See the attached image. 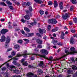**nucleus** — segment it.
Segmentation results:
<instances>
[{
    "instance_id": "obj_20",
    "label": "nucleus",
    "mask_w": 77,
    "mask_h": 77,
    "mask_svg": "<svg viewBox=\"0 0 77 77\" xmlns=\"http://www.w3.org/2000/svg\"><path fill=\"white\" fill-rule=\"evenodd\" d=\"M26 14V15L24 16V18L25 19H26V20H29V19H30V17H29V16L27 15H28L29 16V17L31 16L29 15V14Z\"/></svg>"
},
{
    "instance_id": "obj_12",
    "label": "nucleus",
    "mask_w": 77,
    "mask_h": 77,
    "mask_svg": "<svg viewBox=\"0 0 77 77\" xmlns=\"http://www.w3.org/2000/svg\"><path fill=\"white\" fill-rule=\"evenodd\" d=\"M39 32L41 34H43V33H45V32H46V31L45 30L43 29H39Z\"/></svg>"
},
{
    "instance_id": "obj_59",
    "label": "nucleus",
    "mask_w": 77,
    "mask_h": 77,
    "mask_svg": "<svg viewBox=\"0 0 77 77\" xmlns=\"http://www.w3.org/2000/svg\"><path fill=\"white\" fill-rule=\"evenodd\" d=\"M48 29H50L51 28V25H48Z\"/></svg>"
},
{
    "instance_id": "obj_52",
    "label": "nucleus",
    "mask_w": 77,
    "mask_h": 77,
    "mask_svg": "<svg viewBox=\"0 0 77 77\" xmlns=\"http://www.w3.org/2000/svg\"><path fill=\"white\" fill-rule=\"evenodd\" d=\"M11 55H12V56H15V52L14 51L12 52L11 53Z\"/></svg>"
},
{
    "instance_id": "obj_14",
    "label": "nucleus",
    "mask_w": 77,
    "mask_h": 77,
    "mask_svg": "<svg viewBox=\"0 0 77 77\" xmlns=\"http://www.w3.org/2000/svg\"><path fill=\"white\" fill-rule=\"evenodd\" d=\"M74 70H73L72 69H69V70H68V74H72L74 72Z\"/></svg>"
},
{
    "instance_id": "obj_13",
    "label": "nucleus",
    "mask_w": 77,
    "mask_h": 77,
    "mask_svg": "<svg viewBox=\"0 0 77 77\" xmlns=\"http://www.w3.org/2000/svg\"><path fill=\"white\" fill-rule=\"evenodd\" d=\"M6 40V37L5 35H2L1 37V39H0L1 42H5V41Z\"/></svg>"
},
{
    "instance_id": "obj_40",
    "label": "nucleus",
    "mask_w": 77,
    "mask_h": 77,
    "mask_svg": "<svg viewBox=\"0 0 77 77\" xmlns=\"http://www.w3.org/2000/svg\"><path fill=\"white\" fill-rule=\"evenodd\" d=\"M71 31L72 33H75V30L73 28H71Z\"/></svg>"
},
{
    "instance_id": "obj_34",
    "label": "nucleus",
    "mask_w": 77,
    "mask_h": 77,
    "mask_svg": "<svg viewBox=\"0 0 77 77\" xmlns=\"http://www.w3.org/2000/svg\"><path fill=\"white\" fill-rule=\"evenodd\" d=\"M73 21H74V23H77V18H74Z\"/></svg>"
},
{
    "instance_id": "obj_37",
    "label": "nucleus",
    "mask_w": 77,
    "mask_h": 77,
    "mask_svg": "<svg viewBox=\"0 0 77 77\" xmlns=\"http://www.w3.org/2000/svg\"><path fill=\"white\" fill-rule=\"evenodd\" d=\"M9 45H8V44H5V47L6 48H8L9 46Z\"/></svg>"
},
{
    "instance_id": "obj_38",
    "label": "nucleus",
    "mask_w": 77,
    "mask_h": 77,
    "mask_svg": "<svg viewBox=\"0 0 77 77\" xmlns=\"http://www.w3.org/2000/svg\"><path fill=\"white\" fill-rule=\"evenodd\" d=\"M40 13L41 15H43L44 14V12L42 10H40Z\"/></svg>"
},
{
    "instance_id": "obj_50",
    "label": "nucleus",
    "mask_w": 77,
    "mask_h": 77,
    "mask_svg": "<svg viewBox=\"0 0 77 77\" xmlns=\"http://www.w3.org/2000/svg\"><path fill=\"white\" fill-rule=\"evenodd\" d=\"M10 68H15V66L13 65L10 66Z\"/></svg>"
},
{
    "instance_id": "obj_64",
    "label": "nucleus",
    "mask_w": 77,
    "mask_h": 77,
    "mask_svg": "<svg viewBox=\"0 0 77 77\" xmlns=\"http://www.w3.org/2000/svg\"><path fill=\"white\" fill-rule=\"evenodd\" d=\"M21 76L20 75H15L14 77H21Z\"/></svg>"
},
{
    "instance_id": "obj_28",
    "label": "nucleus",
    "mask_w": 77,
    "mask_h": 77,
    "mask_svg": "<svg viewBox=\"0 0 77 77\" xmlns=\"http://www.w3.org/2000/svg\"><path fill=\"white\" fill-rule=\"evenodd\" d=\"M27 51H25V52H24V53L22 55L26 56V55H29V54H27Z\"/></svg>"
},
{
    "instance_id": "obj_6",
    "label": "nucleus",
    "mask_w": 77,
    "mask_h": 77,
    "mask_svg": "<svg viewBox=\"0 0 77 77\" xmlns=\"http://www.w3.org/2000/svg\"><path fill=\"white\" fill-rule=\"evenodd\" d=\"M59 6L60 8V9H63V2H60L58 3Z\"/></svg>"
},
{
    "instance_id": "obj_31",
    "label": "nucleus",
    "mask_w": 77,
    "mask_h": 77,
    "mask_svg": "<svg viewBox=\"0 0 77 77\" xmlns=\"http://www.w3.org/2000/svg\"><path fill=\"white\" fill-rule=\"evenodd\" d=\"M13 71H14V73H16V74H18V73L20 72L19 70H13Z\"/></svg>"
},
{
    "instance_id": "obj_45",
    "label": "nucleus",
    "mask_w": 77,
    "mask_h": 77,
    "mask_svg": "<svg viewBox=\"0 0 77 77\" xmlns=\"http://www.w3.org/2000/svg\"><path fill=\"white\" fill-rule=\"evenodd\" d=\"M22 5L23 6H26V2H23Z\"/></svg>"
},
{
    "instance_id": "obj_17",
    "label": "nucleus",
    "mask_w": 77,
    "mask_h": 77,
    "mask_svg": "<svg viewBox=\"0 0 77 77\" xmlns=\"http://www.w3.org/2000/svg\"><path fill=\"white\" fill-rule=\"evenodd\" d=\"M37 73L38 75H40L41 73L43 74V71L41 69H39L38 71H37Z\"/></svg>"
},
{
    "instance_id": "obj_4",
    "label": "nucleus",
    "mask_w": 77,
    "mask_h": 77,
    "mask_svg": "<svg viewBox=\"0 0 77 77\" xmlns=\"http://www.w3.org/2000/svg\"><path fill=\"white\" fill-rule=\"evenodd\" d=\"M27 77H36L37 76L36 75H35L33 76V74L29 72L27 74Z\"/></svg>"
},
{
    "instance_id": "obj_26",
    "label": "nucleus",
    "mask_w": 77,
    "mask_h": 77,
    "mask_svg": "<svg viewBox=\"0 0 77 77\" xmlns=\"http://www.w3.org/2000/svg\"><path fill=\"white\" fill-rule=\"evenodd\" d=\"M38 56H39L40 57H43V58H46V57L45 56V55H40V54H38Z\"/></svg>"
},
{
    "instance_id": "obj_15",
    "label": "nucleus",
    "mask_w": 77,
    "mask_h": 77,
    "mask_svg": "<svg viewBox=\"0 0 77 77\" xmlns=\"http://www.w3.org/2000/svg\"><path fill=\"white\" fill-rule=\"evenodd\" d=\"M36 41L38 44H42V40L38 39L36 40Z\"/></svg>"
},
{
    "instance_id": "obj_62",
    "label": "nucleus",
    "mask_w": 77,
    "mask_h": 77,
    "mask_svg": "<svg viewBox=\"0 0 77 77\" xmlns=\"http://www.w3.org/2000/svg\"><path fill=\"white\" fill-rule=\"evenodd\" d=\"M47 48H50V44H48V46H47Z\"/></svg>"
},
{
    "instance_id": "obj_8",
    "label": "nucleus",
    "mask_w": 77,
    "mask_h": 77,
    "mask_svg": "<svg viewBox=\"0 0 77 77\" xmlns=\"http://www.w3.org/2000/svg\"><path fill=\"white\" fill-rule=\"evenodd\" d=\"M40 52L42 53H45V54L46 55H47V54H48V52L45 49H42L40 51Z\"/></svg>"
},
{
    "instance_id": "obj_5",
    "label": "nucleus",
    "mask_w": 77,
    "mask_h": 77,
    "mask_svg": "<svg viewBox=\"0 0 77 77\" xmlns=\"http://www.w3.org/2000/svg\"><path fill=\"white\" fill-rule=\"evenodd\" d=\"M65 54H64V56H63L61 57L60 58V59H62V58H63V57H65L66 56H67V55H68V54L69 53L68 51V50H65Z\"/></svg>"
},
{
    "instance_id": "obj_2",
    "label": "nucleus",
    "mask_w": 77,
    "mask_h": 77,
    "mask_svg": "<svg viewBox=\"0 0 77 77\" xmlns=\"http://www.w3.org/2000/svg\"><path fill=\"white\" fill-rule=\"evenodd\" d=\"M29 11L27 10L26 11V14H27V15H28V14H29V16H32V14H31V13H30V12H31L32 11V7L31 6H29Z\"/></svg>"
},
{
    "instance_id": "obj_39",
    "label": "nucleus",
    "mask_w": 77,
    "mask_h": 77,
    "mask_svg": "<svg viewBox=\"0 0 77 77\" xmlns=\"http://www.w3.org/2000/svg\"><path fill=\"white\" fill-rule=\"evenodd\" d=\"M53 5V2L51 1H49L48 2V5L51 6Z\"/></svg>"
},
{
    "instance_id": "obj_22",
    "label": "nucleus",
    "mask_w": 77,
    "mask_h": 77,
    "mask_svg": "<svg viewBox=\"0 0 77 77\" xmlns=\"http://www.w3.org/2000/svg\"><path fill=\"white\" fill-rule=\"evenodd\" d=\"M23 40L25 41L26 42L25 43V44H28V43H29V40L28 39H23Z\"/></svg>"
},
{
    "instance_id": "obj_9",
    "label": "nucleus",
    "mask_w": 77,
    "mask_h": 77,
    "mask_svg": "<svg viewBox=\"0 0 77 77\" xmlns=\"http://www.w3.org/2000/svg\"><path fill=\"white\" fill-rule=\"evenodd\" d=\"M8 32V30L6 29H3L1 31V34L2 35H5V33Z\"/></svg>"
},
{
    "instance_id": "obj_47",
    "label": "nucleus",
    "mask_w": 77,
    "mask_h": 77,
    "mask_svg": "<svg viewBox=\"0 0 77 77\" xmlns=\"http://www.w3.org/2000/svg\"><path fill=\"white\" fill-rule=\"evenodd\" d=\"M74 6H72L70 8V10L71 11H72V10H73V9H74Z\"/></svg>"
},
{
    "instance_id": "obj_60",
    "label": "nucleus",
    "mask_w": 77,
    "mask_h": 77,
    "mask_svg": "<svg viewBox=\"0 0 77 77\" xmlns=\"http://www.w3.org/2000/svg\"><path fill=\"white\" fill-rule=\"evenodd\" d=\"M60 18V16L59 15H58L56 16V18Z\"/></svg>"
},
{
    "instance_id": "obj_51",
    "label": "nucleus",
    "mask_w": 77,
    "mask_h": 77,
    "mask_svg": "<svg viewBox=\"0 0 77 77\" xmlns=\"http://www.w3.org/2000/svg\"><path fill=\"white\" fill-rule=\"evenodd\" d=\"M21 22L22 23H25V20H24L23 19H22L21 20Z\"/></svg>"
},
{
    "instance_id": "obj_29",
    "label": "nucleus",
    "mask_w": 77,
    "mask_h": 77,
    "mask_svg": "<svg viewBox=\"0 0 77 77\" xmlns=\"http://www.w3.org/2000/svg\"><path fill=\"white\" fill-rule=\"evenodd\" d=\"M70 43L71 44H74V39L73 38H71Z\"/></svg>"
},
{
    "instance_id": "obj_1",
    "label": "nucleus",
    "mask_w": 77,
    "mask_h": 77,
    "mask_svg": "<svg viewBox=\"0 0 77 77\" xmlns=\"http://www.w3.org/2000/svg\"><path fill=\"white\" fill-rule=\"evenodd\" d=\"M48 23L49 24H56L57 23V21L55 19H49L48 20Z\"/></svg>"
},
{
    "instance_id": "obj_11",
    "label": "nucleus",
    "mask_w": 77,
    "mask_h": 77,
    "mask_svg": "<svg viewBox=\"0 0 77 77\" xmlns=\"http://www.w3.org/2000/svg\"><path fill=\"white\" fill-rule=\"evenodd\" d=\"M34 34L33 33H27L25 34V36L26 37H29L30 36H33Z\"/></svg>"
},
{
    "instance_id": "obj_18",
    "label": "nucleus",
    "mask_w": 77,
    "mask_h": 77,
    "mask_svg": "<svg viewBox=\"0 0 77 77\" xmlns=\"http://www.w3.org/2000/svg\"><path fill=\"white\" fill-rule=\"evenodd\" d=\"M38 65L39 66H44V63L42 61H41L38 62Z\"/></svg>"
},
{
    "instance_id": "obj_24",
    "label": "nucleus",
    "mask_w": 77,
    "mask_h": 77,
    "mask_svg": "<svg viewBox=\"0 0 77 77\" xmlns=\"http://www.w3.org/2000/svg\"><path fill=\"white\" fill-rule=\"evenodd\" d=\"M15 49H17V48H20V46L18 45H15L14 47Z\"/></svg>"
},
{
    "instance_id": "obj_57",
    "label": "nucleus",
    "mask_w": 77,
    "mask_h": 77,
    "mask_svg": "<svg viewBox=\"0 0 77 77\" xmlns=\"http://www.w3.org/2000/svg\"><path fill=\"white\" fill-rule=\"evenodd\" d=\"M13 63H14V64H16V63H17V61H14L13 62H12Z\"/></svg>"
},
{
    "instance_id": "obj_7",
    "label": "nucleus",
    "mask_w": 77,
    "mask_h": 77,
    "mask_svg": "<svg viewBox=\"0 0 77 77\" xmlns=\"http://www.w3.org/2000/svg\"><path fill=\"white\" fill-rule=\"evenodd\" d=\"M69 17L68 13H66L65 15L62 16V17L64 20H66L67 19V18H68Z\"/></svg>"
},
{
    "instance_id": "obj_32",
    "label": "nucleus",
    "mask_w": 77,
    "mask_h": 77,
    "mask_svg": "<svg viewBox=\"0 0 77 77\" xmlns=\"http://www.w3.org/2000/svg\"><path fill=\"white\" fill-rule=\"evenodd\" d=\"M48 60H50V63H51V60H53V57L52 56L50 57L48 59Z\"/></svg>"
},
{
    "instance_id": "obj_33",
    "label": "nucleus",
    "mask_w": 77,
    "mask_h": 77,
    "mask_svg": "<svg viewBox=\"0 0 77 77\" xmlns=\"http://www.w3.org/2000/svg\"><path fill=\"white\" fill-rule=\"evenodd\" d=\"M6 3L8 5H11L12 4V3L10 2L9 1H7Z\"/></svg>"
},
{
    "instance_id": "obj_42",
    "label": "nucleus",
    "mask_w": 77,
    "mask_h": 77,
    "mask_svg": "<svg viewBox=\"0 0 77 77\" xmlns=\"http://www.w3.org/2000/svg\"><path fill=\"white\" fill-rule=\"evenodd\" d=\"M43 3V2H42V1L40 0H38L37 3H39V4H41V3Z\"/></svg>"
},
{
    "instance_id": "obj_56",
    "label": "nucleus",
    "mask_w": 77,
    "mask_h": 77,
    "mask_svg": "<svg viewBox=\"0 0 77 77\" xmlns=\"http://www.w3.org/2000/svg\"><path fill=\"white\" fill-rule=\"evenodd\" d=\"M22 56V55L18 54H17V57H20V56Z\"/></svg>"
},
{
    "instance_id": "obj_30",
    "label": "nucleus",
    "mask_w": 77,
    "mask_h": 77,
    "mask_svg": "<svg viewBox=\"0 0 77 77\" xmlns=\"http://www.w3.org/2000/svg\"><path fill=\"white\" fill-rule=\"evenodd\" d=\"M0 5H2V6H6V5L5 4L4 2H0Z\"/></svg>"
},
{
    "instance_id": "obj_43",
    "label": "nucleus",
    "mask_w": 77,
    "mask_h": 77,
    "mask_svg": "<svg viewBox=\"0 0 77 77\" xmlns=\"http://www.w3.org/2000/svg\"><path fill=\"white\" fill-rule=\"evenodd\" d=\"M36 36H39V37H42V36L40 35V34L38 33H37L36 34Z\"/></svg>"
},
{
    "instance_id": "obj_3",
    "label": "nucleus",
    "mask_w": 77,
    "mask_h": 77,
    "mask_svg": "<svg viewBox=\"0 0 77 77\" xmlns=\"http://www.w3.org/2000/svg\"><path fill=\"white\" fill-rule=\"evenodd\" d=\"M70 50L71 51V54H74V53H77V52L75 51V48L73 47H71L70 49Z\"/></svg>"
},
{
    "instance_id": "obj_23",
    "label": "nucleus",
    "mask_w": 77,
    "mask_h": 77,
    "mask_svg": "<svg viewBox=\"0 0 77 77\" xmlns=\"http://www.w3.org/2000/svg\"><path fill=\"white\" fill-rule=\"evenodd\" d=\"M13 59V60H17L18 59V58L17 57H15L14 58H13L11 60ZM11 59L9 60H8V62H9L10 60H11Z\"/></svg>"
},
{
    "instance_id": "obj_36",
    "label": "nucleus",
    "mask_w": 77,
    "mask_h": 77,
    "mask_svg": "<svg viewBox=\"0 0 77 77\" xmlns=\"http://www.w3.org/2000/svg\"><path fill=\"white\" fill-rule=\"evenodd\" d=\"M23 65H24V66H27L28 65V64L27 63V62L26 61L24 63H23Z\"/></svg>"
},
{
    "instance_id": "obj_55",
    "label": "nucleus",
    "mask_w": 77,
    "mask_h": 77,
    "mask_svg": "<svg viewBox=\"0 0 77 77\" xmlns=\"http://www.w3.org/2000/svg\"><path fill=\"white\" fill-rule=\"evenodd\" d=\"M57 44L58 45H60V46H61L62 45V44L61 43H58Z\"/></svg>"
},
{
    "instance_id": "obj_49",
    "label": "nucleus",
    "mask_w": 77,
    "mask_h": 77,
    "mask_svg": "<svg viewBox=\"0 0 77 77\" xmlns=\"http://www.w3.org/2000/svg\"><path fill=\"white\" fill-rule=\"evenodd\" d=\"M30 5V3L29 2H27L26 3V6H29Z\"/></svg>"
},
{
    "instance_id": "obj_54",
    "label": "nucleus",
    "mask_w": 77,
    "mask_h": 77,
    "mask_svg": "<svg viewBox=\"0 0 77 77\" xmlns=\"http://www.w3.org/2000/svg\"><path fill=\"white\" fill-rule=\"evenodd\" d=\"M12 48H10L9 49H8L7 51V52H8V51H11V50H12Z\"/></svg>"
},
{
    "instance_id": "obj_58",
    "label": "nucleus",
    "mask_w": 77,
    "mask_h": 77,
    "mask_svg": "<svg viewBox=\"0 0 77 77\" xmlns=\"http://www.w3.org/2000/svg\"><path fill=\"white\" fill-rule=\"evenodd\" d=\"M29 66V68H33V67L32 66H31L30 65H29V66Z\"/></svg>"
},
{
    "instance_id": "obj_61",
    "label": "nucleus",
    "mask_w": 77,
    "mask_h": 77,
    "mask_svg": "<svg viewBox=\"0 0 77 77\" xmlns=\"http://www.w3.org/2000/svg\"><path fill=\"white\" fill-rule=\"evenodd\" d=\"M16 5H17V6H18V5H20V3L16 2Z\"/></svg>"
},
{
    "instance_id": "obj_19",
    "label": "nucleus",
    "mask_w": 77,
    "mask_h": 77,
    "mask_svg": "<svg viewBox=\"0 0 77 77\" xmlns=\"http://www.w3.org/2000/svg\"><path fill=\"white\" fill-rule=\"evenodd\" d=\"M57 42L58 41L57 40L53 39L52 43H53L54 45H56V43H57Z\"/></svg>"
},
{
    "instance_id": "obj_27",
    "label": "nucleus",
    "mask_w": 77,
    "mask_h": 77,
    "mask_svg": "<svg viewBox=\"0 0 77 77\" xmlns=\"http://www.w3.org/2000/svg\"><path fill=\"white\" fill-rule=\"evenodd\" d=\"M24 29L25 31L27 32H30V30L29 29L26 27H24Z\"/></svg>"
},
{
    "instance_id": "obj_35",
    "label": "nucleus",
    "mask_w": 77,
    "mask_h": 77,
    "mask_svg": "<svg viewBox=\"0 0 77 77\" xmlns=\"http://www.w3.org/2000/svg\"><path fill=\"white\" fill-rule=\"evenodd\" d=\"M72 69H73V70H74V69L77 70V67H76V66H72Z\"/></svg>"
},
{
    "instance_id": "obj_48",
    "label": "nucleus",
    "mask_w": 77,
    "mask_h": 77,
    "mask_svg": "<svg viewBox=\"0 0 77 77\" xmlns=\"http://www.w3.org/2000/svg\"><path fill=\"white\" fill-rule=\"evenodd\" d=\"M2 71H5L6 69V68L5 67H4L3 68H2Z\"/></svg>"
},
{
    "instance_id": "obj_63",
    "label": "nucleus",
    "mask_w": 77,
    "mask_h": 77,
    "mask_svg": "<svg viewBox=\"0 0 77 77\" xmlns=\"http://www.w3.org/2000/svg\"><path fill=\"white\" fill-rule=\"evenodd\" d=\"M44 39H47V36H45L43 37Z\"/></svg>"
},
{
    "instance_id": "obj_16",
    "label": "nucleus",
    "mask_w": 77,
    "mask_h": 77,
    "mask_svg": "<svg viewBox=\"0 0 77 77\" xmlns=\"http://www.w3.org/2000/svg\"><path fill=\"white\" fill-rule=\"evenodd\" d=\"M54 8H57V7L58 6V4H57V1L54 0Z\"/></svg>"
},
{
    "instance_id": "obj_25",
    "label": "nucleus",
    "mask_w": 77,
    "mask_h": 77,
    "mask_svg": "<svg viewBox=\"0 0 77 77\" xmlns=\"http://www.w3.org/2000/svg\"><path fill=\"white\" fill-rule=\"evenodd\" d=\"M71 2L73 4H76L77 3V0H71Z\"/></svg>"
},
{
    "instance_id": "obj_21",
    "label": "nucleus",
    "mask_w": 77,
    "mask_h": 77,
    "mask_svg": "<svg viewBox=\"0 0 77 77\" xmlns=\"http://www.w3.org/2000/svg\"><path fill=\"white\" fill-rule=\"evenodd\" d=\"M58 29H59V28H58V27H56L55 29H53L52 30V32H56V31H57V30H58Z\"/></svg>"
},
{
    "instance_id": "obj_41",
    "label": "nucleus",
    "mask_w": 77,
    "mask_h": 77,
    "mask_svg": "<svg viewBox=\"0 0 77 77\" xmlns=\"http://www.w3.org/2000/svg\"><path fill=\"white\" fill-rule=\"evenodd\" d=\"M17 42H18V43H19L20 44H21L23 42V41H22L21 40H19Z\"/></svg>"
},
{
    "instance_id": "obj_46",
    "label": "nucleus",
    "mask_w": 77,
    "mask_h": 77,
    "mask_svg": "<svg viewBox=\"0 0 77 77\" xmlns=\"http://www.w3.org/2000/svg\"><path fill=\"white\" fill-rule=\"evenodd\" d=\"M42 47V45H38L37 46V48H41Z\"/></svg>"
},
{
    "instance_id": "obj_10",
    "label": "nucleus",
    "mask_w": 77,
    "mask_h": 77,
    "mask_svg": "<svg viewBox=\"0 0 77 77\" xmlns=\"http://www.w3.org/2000/svg\"><path fill=\"white\" fill-rule=\"evenodd\" d=\"M10 41H11L10 38L8 36H7L6 38V40L5 44H8L10 42Z\"/></svg>"
},
{
    "instance_id": "obj_44",
    "label": "nucleus",
    "mask_w": 77,
    "mask_h": 77,
    "mask_svg": "<svg viewBox=\"0 0 77 77\" xmlns=\"http://www.w3.org/2000/svg\"><path fill=\"white\" fill-rule=\"evenodd\" d=\"M9 8H10V9H11V10H13L14 8H13V6H9Z\"/></svg>"
},
{
    "instance_id": "obj_53",
    "label": "nucleus",
    "mask_w": 77,
    "mask_h": 77,
    "mask_svg": "<svg viewBox=\"0 0 77 77\" xmlns=\"http://www.w3.org/2000/svg\"><path fill=\"white\" fill-rule=\"evenodd\" d=\"M15 65H17V66H21L20 64L18 63H16V64H15Z\"/></svg>"
}]
</instances>
